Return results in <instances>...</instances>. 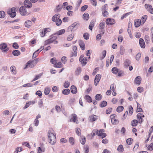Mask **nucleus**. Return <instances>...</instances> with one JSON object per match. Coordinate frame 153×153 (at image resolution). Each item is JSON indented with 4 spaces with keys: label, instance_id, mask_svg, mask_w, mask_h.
Wrapping results in <instances>:
<instances>
[{
    "label": "nucleus",
    "instance_id": "43",
    "mask_svg": "<svg viewBox=\"0 0 153 153\" xmlns=\"http://www.w3.org/2000/svg\"><path fill=\"white\" fill-rule=\"evenodd\" d=\"M106 54V51L105 50L103 51L102 52V56L100 57L101 60L103 59L105 57Z\"/></svg>",
    "mask_w": 153,
    "mask_h": 153
},
{
    "label": "nucleus",
    "instance_id": "37",
    "mask_svg": "<svg viewBox=\"0 0 153 153\" xmlns=\"http://www.w3.org/2000/svg\"><path fill=\"white\" fill-rule=\"evenodd\" d=\"M107 104V102L105 101H103L100 104V106L101 107L106 106Z\"/></svg>",
    "mask_w": 153,
    "mask_h": 153
},
{
    "label": "nucleus",
    "instance_id": "63",
    "mask_svg": "<svg viewBox=\"0 0 153 153\" xmlns=\"http://www.w3.org/2000/svg\"><path fill=\"white\" fill-rule=\"evenodd\" d=\"M84 150L85 153H88L89 152V147L88 146H85Z\"/></svg>",
    "mask_w": 153,
    "mask_h": 153
},
{
    "label": "nucleus",
    "instance_id": "46",
    "mask_svg": "<svg viewBox=\"0 0 153 153\" xmlns=\"http://www.w3.org/2000/svg\"><path fill=\"white\" fill-rule=\"evenodd\" d=\"M72 49L74 51V56H77V47L75 46H73L72 48Z\"/></svg>",
    "mask_w": 153,
    "mask_h": 153
},
{
    "label": "nucleus",
    "instance_id": "14",
    "mask_svg": "<svg viewBox=\"0 0 153 153\" xmlns=\"http://www.w3.org/2000/svg\"><path fill=\"white\" fill-rule=\"evenodd\" d=\"M110 117L111 123L113 124L116 125L118 123V120L115 118L114 115H111Z\"/></svg>",
    "mask_w": 153,
    "mask_h": 153
},
{
    "label": "nucleus",
    "instance_id": "35",
    "mask_svg": "<svg viewBox=\"0 0 153 153\" xmlns=\"http://www.w3.org/2000/svg\"><path fill=\"white\" fill-rule=\"evenodd\" d=\"M11 10L12 12V17H15L16 15V9L14 7H13L11 9Z\"/></svg>",
    "mask_w": 153,
    "mask_h": 153
},
{
    "label": "nucleus",
    "instance_id": "2",
    "mask_svg": "<svg viewBox=\"0 0 153 153\" xmlns=\"http://www.w3.org/2000/svg\"><path fill=\"white\" fill-rule=\"evenodd\" d=\"M80 25L77 22H75L70 26L68 28V31H71V32L76 31L80 26Z\"/></svg>",
    "mask_w": 153,
    "mask_h": 153
},
{
    "label": "nucleus",
    "instance_id": "17",
    "mask_svg": "<svg viewBox=\"0 0 153 153\" xmlns=\"http://www.w3.org/2000/svg\"><path fill=\"white\" fill-rule=\"evenodd\" d=\"M71 92L74 94H75L77 92V88L74 85H72L71 86Z\"/></svg>",
    "mask_w": 153,
    "mask_h": 153
},
{
    "label": "nucleus",
    "instance_id": "56",
    "mask_svg": "<svg viewBox=\"0 0 153 153\" xmlns=\"http://www.w3.org/2000/svg\"><path fill=\"white\" fill-rule=\"evenodd\" d=\"M59 90V88L57 86H54L52 88V91L54 92H57Z\"/></svg>",
    "mask_w": 153,
    "mask_h": 153
},
{
    "label": "nucleus",
    "instance_id": "28",
    "mask_svg": "<svg viewBox=\"0 0 153 153\" xmlns=\"http://www.w3.org/2000/svg\"><path fill=\"white\" fill-rule=\"evenodd\" d=\"M51 91V88L50 87H46L44 90V92L45 95H48Z\"/></svg>",
    "mask_w": 153,
    "mask_h": 153
},
{
    "label": "nucleus",
    "instance_id": "29",
    "mask_svg": "<svg viewBox=\"0 0 153 153\" xmlns=\"http://www.w3.org/2000/svg\"><path fill=\"white\" fill-rule=\"evenodd\" d=\"M20 52L19 50H15L13 51L12 54L14 56H18L20 54Z\"/></svg>",
    "mask_w": 153,
    "mask_h": 153
},
{
    "label": "nucleus",
    "instance_id": "59",
    "mask_svg": "<svg viewBox=\"0 0 153 153\" xmlns=\"http://www.w3.org/2000/svg\"><path fill=\"white\" fill-rule=\"evenodd\" d=\"M139 146V144L138 142L137 143L133 148V151H135L137 150V149H138Z\"/></svg>",
    "mask_w": 153,
    "mask_h": 153
},
{
    "label": "nucleus",
    "instance_id": "52",
    "mask_svg": "<svg viewBox=\"0 0 153 153\" xmlns=\"http://www.w3.org/2000/svg\"><path fill=\"white\" fill-rule=\"evenodd\" d=\"M42 75V74H39L36 75L35 77L34 78V79L32 81V82L38 79H39L40 77V76Z\"/></svg>",
    "mask_w": 153,
    "mask_h": 153
},
{
    "label": "nucleus",
    "instance_id": "34",
    "mask_svg": "<svg viewBox=\"0 0 153 153\" xmlns=\"http://www.w3.org/2000/svg\"><path fill=\"white\" fill-rule=\"evenodd\" d=\"M81 72V68L80 67H78L77 68L75 71V74L76 75H79Z\"/></svg>",
    "mask_w": 153,
    "mask_h": 153
},
{
    "label": "nucleus",
    "instance_id": "57",
    "mask_svg": "<svg viewBox=\"0 0 153 153\" xmlns=\"http://www.w3.org/2000/svg\"><path fill=\"white\" fill-rule=\"evenodd\" d=\"M67 60V57L65 56H63L62 57L61 59V61L64 64H65L66 63Z\"/></svg>",
    "mask_w": 153,
    "mask_h": 153
},
{
    "label": "nucleus",
    "instance_id": "15",
    "mask_svg": "<svg viewBox=\"0 0 153 153\" xmlns=\"http://www.w3.org/2000/svg\"><path fill=\"white\" fill-rule=\"evenodd\" d=\"M139 43L140 46L142 48H144L145 47V44L143 39L142 38H140L139 39Z\"/></svg>",
    "mask_w": 153,
    "mask_h": 153
},
{
    "label": "nucleus",
    "instance_id": "55",
    "mask_svg": "<svg viewBox=\"0 0 153 153\" xmlns=\"http://www.w3.org/2000/svg\"><path fill=\"white\" fill-rule=\"evenodd\" d=\"M128 111L130 114H131L133 112V109L132 106L130 105L128 107Z\"/></svg>",
    "mask_w": 153,
    "mask_h": 153
},
{
    "label": "nucleus",
    "instance_id": "44",
    "mask_svg": "<svg viewBox=\"0 0 153 153\" xmlns=\"http://www.w3.org/2000/svg\"><path fill=\"white\" fill-rule=\"evenodd\" d=\"M137 121L136 120H133L131 123V124L133 126H136L137 124Z\"/></svg>",
    "mask_w": 153,
    "mask_h": 153
},
{
    "label": "nucleus",
    "instance_id": "39",
    "mask_svg": "<svg viewBox=\"0 0 153 153\" xmlns=\"http://www.w3.org/2000/svg\"><path fill=\"white\" fill-rule=\"evenodd\" d=\"M75 140L74 138L71 137L69 138V142L71 145H74L75 144Z\"/></svg>",
    "mask_w": 153,
    "mask_h": 153
},
{
    "label": "nucleus",
    "instance_id": "11",
    "mask_svg": "<svg viewBox=\"0 0 153 153\" xmlns=\"http://www.w3.org/2000/svg\"><path fill=\"white\" fill-rule=\"evenodd\" d=\"M145 6L148 11L150 12L151 14H153V9L151 5L146 4Z\"/></svg>",
    "mask_w": 153,
    "mask_h": 153
},
{
    "label": "nucleus",
    "instance_id": "31",
    "mask_svg": "<svg viewBox=\"0 0 153 153\" xmlns=\"http://www.w3.org/2000/svg\"><path fill=\"white\" fill-rule=\"evenodd\" d=\"M125 52V50L124 47L122 45L120 46V53L121 55H123Z\"/></svg>",
    "mask_w": 153,
    "mask_h": 153
},
{
    "label": "nucleus",
    "instance_id": "32",
    "mask_svg": "<svg viewBox=\"0 0 153 153\" xmlns=\"http://www.w3.org/2000/svg\"><path fill=\"white\" fill-rule=\"evenodd\" d=\"M65 32V30L64 29H62L57 32L55 34L60 35L64 34Z\"/></svg>",
    "mask_w": 153,
    "mask_h": 153
},
{
    "label": "nucleus",
    "instance_id": "58",
    "mask_svg": "<svg viewBox=\"0 0 153 153\" xmlns=\"http://www.w3.org/2000/svg\"><path fill=\"white\" fill-rule=\"evenodd\" d=\"M88 7V5H85L82 6L81 8V11L83 12L85 11Z\"/></svg>",
    "mask_w": 153,
    "mask_h": 153
},
{
    "label": "nucleus",
    "instance_id": "6",
    "mask_svg": "<svg viewBox=\"0 0 153 153\" xmlns=\"http://www.w3.org/2000/svg\"><path fill=\"white\" fill-rule=\"evenodd\" d=\"M0 49L3 50V52H6L8 51L9 48L7 47V44L4 43L0 44Z\"/></svg>",
    "mask_w": 153,
    "mask_h": 153
},
{
    "label": "nucleus",
    "instance_id": "24",
    "mask_svg": "<svg viewBox=\"0 0 153 153\" xmlns=\"http://www.w3.org/2000/svg\"><path fill=\"white\" fill-rule=\"evenodd\" d=\"M70 93V91L69 89H65L62 90V93L65 95H67Z\"/></svg>",
    "mask_w": 153,
    "mask_h": 153
},
{
    "label": "nucleus",
    "instance_id": "51",
    "mask_svg": "<svg viewBox=\"0 0 153 153\" xmlns=\"http://www.w3.org/2000/svg\"><path fill=\"white\" fill-rule=\"evenodd\" d=\"M55 22H56V25L57 26H59L61 25L62 22V21L61 19L59 18Z\"/></svg>",
    "mask_w": 153,
    "mask_h": 153
},
{
    "label": "nucleus",
    "instance_id": "25",
    "mask_svg": "<svg viewBox=\"0 0 153 153\" xmlns=\"http://www.w3.org/2000/svg\"><path fill=\"white\" fill-rule=\"evenodd\" d=\"M147 16L146 15H144L143 16L140 20H141V23H142V24L143 25L145 22L146 21L147 18Z\"/></svg>",
    "mask_w": 153,
    "mask_h": 153
},
{
    "label": "nucleus",
    "instance_id": "61",
    "mask_svg": "<svg viewBox=\"0 0 153 153\" xmlns=\"http://www.w3.org/2000/svg\"><path fill=\"white\" fill-rule=\"evenodd\" d=\"M99 67H97L96 68H95L94 71H93L92 73V75H95L96 73H97V72L99 70Z\"/></svg>",
    "mask_w": 153,
    "mask_h": 153
},
{
    "label": "nucleus",
    "instance_id": "22",
    "mask_svg": "<svg viewBox=\"0 0 153 153\" xmlns=\"http://www.w3.org/2000/svg\"><path fill=\"white\" fill-rule=\"evenodd\" d=\"M128 32L129 34L130 35L131 34V29L132 24L131 22H129L128 24Z\"/></svg>",
    "mask_w": 153,
    "mask_h": 153
},
{
    "label": "nucleus",
    "instance_id": "7",
    "mask_svg": "<svg viewBox=\"0 0 153 153\" xmlns=\"http://www.w3.org/2000/svg\"><path fill=\"white\" fill-rule=\"evenodd\" d=\"M30 1L28 0H25L24 2V4L25 7L29 8H31L32 6V4Z\"/></svg>",
    "mask_w": 153,
    "mask_h": 153
},
{
    "label": "nucleus",
    "instance_id": "64",
    "mask_svg": "<svg viewBox=\"0 0 153 153\" xmlns=\"http://www.w3.org/2000/svg\"><path fill=\"white\" fill-rule=\"evenodd\" d=\"M148 150L152 151L153 150V143H151L147 147Z\"/></svg>",
    "mask_w": 153,
    "mask_h": 153
},
{
    "label": "nucleus",
    "instance_id": "4",
    "mask_svg": "<svg viewBox=\"0 0 153 153\" xmlns=\"http://www.w3.org/2000/svg\"><path fill=\"white\" fill-rule=\"evenodd\" d=\"M79 61L81 62L82 66H85L87 63L88 60L86 57H84L83 55H81L79 58Z\"/></svg>",
    "mask_w": 153,
    "mask_h": 153
},
{
    "label": "nucleus",
    "instance_id": "27",
    "mask_svg": "<svg viewBox=\"0 0 153 153\" xmlns=\"http://www.w3.org/2000/svg\"><path fill=\"white\" fill-rule=\"evenodd\" d=\"M131 64V61L128 59H126L124 62V64L125 67H127L129 66Z\"/></svg>",
    "mask_w": 153,
    "mask_h": 153
},
{
    "label": "nucleus",
    "instance_id": "18",
    "mask_svg": "<svg viewBox=\"0 0 153 153\" xmlns=\"http://www.w3.org/2000/svg\"><path fill=\"white\" fill-rule=\"evenodd\" d=\"M97 119V115H90L89 117V120L91 122H92Z\"/></svg>",
    "mask_w": 153,
    "mask_h": 153
},
{
    "label": "nucleus",
    "instance_id": "50",
    "mask_svg": "<svg viewBox=\"0 0 153 153\" xmlns=\"http://www.w3.org/2000/svg\"><path fill=\"white\" fill-rule=\"evenodd\" d=\"M83 36L84 38L86 40H88L89 39V35L87 33H85L83 35Z\"/></svg>",
    "mask_w": 153,
    "mask_h": 153
},
{
    "label": "nucleus",
    "instance_id": "38",
    "mask_svg": "<svg viewBox=\"0 0 153 153\" xmlns=\"http://www.w3.org/2000/svg\"><path fill=\"white\" fill-rule=\"evenodd\" d=\"M98 133L99 131L97 129H94L92 131V132L91 133V135L92 137L94 136L95 134L97 135H98Z\"/></svg>",
    "mask_w": 153,
    "mask_h": 153
},
{
    "label": "nucleus",
    "instance_id": "1",
    "mask_svg": "<svg viewBox=\"0 0 153 153\" xmlns=\"http://www.w3.org/2000/svg\"><path fill=\"white\" fill-rule=\"evenodd\" d=\"M52 129L49 130L48 131V136L49 143L52 144H54L56 142V134L53 133Z\"/></svg>",
    "mask_w": 153,
    "mask_h": 153
},
{
    "label": "nucleus",
    "instance_id": "13",
    "mask_svg": "<svg viewBox=\"0 0 153 153\" xmlns=\"http://www.w3.org/2000/svg\"><path fill=\"white\" fill-rule=\"evenodd\" d=\"M60 14L58 13H56L54 15L52 18L51 20L53 22L56 21L57 20L60 18Z\"/></svg>",
    "mask_w": 153,
    "mask_h": 153
},
{
    "label": "nucleus",
    "instance_id": "26",
    "mask_svg": "<svg viewBox=\"0 0 153 153\" xmlns=\"http://www.w3.org/2000/svg\"><path fill=\"white\" fill-rule=\"evenodd\" d=\"M62 9V5L61 4H59L56 7L54 11L55 12L58 13L60 12Z\"/></svg>",
    "mask_w": 153,
    "mask_h": 153
},
{
    "label": "nucleus",
    "instance_id": "20",
    "mask_svg": "<svg viewBox=\"0 0 153 153\" xmlns=\"http://www.w3.org/2000/svg\"><path fill=\"white\" fill-rule=\"evenodd\" d=\"M24 25L26 27L29 28L32 25V22L30 20H27L25 22Z\"/></svg>",
    "mask_w": 153,
    "mask_h": 153
},
{
    "label": "nucleus",
    "instance_id": "5",
    "mask_svg": "<svg viewBox=\"0 0 153 153\" xmlns=\"http://www.w3.org/2000/svg\"><path fill=\"white\" fill-rule=\"evenodd\" d=\"M57 39V37L56 36H53L51 38L46 40L45 42V45H47L52 43Z\"/></svg>",
    "mask_w": 153,
    "mask_h": 153
},
{
    "label": "nucleus",
    "instance_id": "40",
    "mask_svg": "<svg viewBox=\"0 0 153 153\" xmlns=\"http://www.w3.org/2000/svg\"><path fill=\"white\" fill-rule=\"evenodd\" d=\"M10 70L11 72L14 74H16V71L15 67L14 66H12L10 68Z\"/></svg>",
    "mask_w": 153,
    "mask_h": 153
},
{
    "label": "nucleus",
    "instance_id": "33",
    "mask_svg": "<svg viewBox=\"0 0 153 153\" xmlns=\"http://www.w3.org/2000/svg\"><path fill=\"white\" fill-rule=\"evenodd\" d=\"M84 20H88L89 18V15L88 14V13H85L82 16Z\"/></svg>",
    "mask_w": 153,
    "mask_h": 153
},
{
    "label": "nucleus",
    "instance_id": "41",
    "mask_svg": "<svg viewBox=\"0 0 153 153\" xmlns=\"http://www.w3.org/2000/svg\"><path fill=\"white\" fill-rule=\"evenodd\" d=\"M105 25V23L104 22H101L99 24V28L100 29H103Z\"/></svg>",
    "mask_w": 153,
    "mask_h": 153
},
{
    "label": "nucleus",
    "instance_id": "54",
    "mask_svg": "<svg viewBox=\"0 0 153 153\" xmlns=\"http://www.w3.org/2000/svg\"><path fill=\"white\" fill-rule=\"evenodd\" d=\"M5 16V13L3 11H0V18H4Z\"/></svg>",
    "mask_w": 153,
    "mask_h": 153
},
{
    "label": "nucleus",
    "instance_id": "23",
    "mask_svg": "<svg viewBox=\"0 0 153 153\" xmlns=\"http://www.w3.org/2000/svg\"><path fill=\"white\" fill-rule=\"evenodd\" d=\"M141 23V20L139 19L135 20L134 21V25L136 27H139Z\"/></svg>",
    "mask_w": 153,
    "mask_h": 153
},
{
    "label": "nucleus",
    "instance_id": "53",
    "mask_svg": "<svg viewBox=\"0 0 153 153\" xmlns=\"http://www.w3.org/2000/svg\"><path fill=\"white\" fill-rule=\"evenodd\" d=\"M117 150L120 152H123V148L122 145L119 146L117 148Z\"/></svg>",
    "mask_w": 153,
    "mask_h": 153
},
{
    "label": "nucleus",
    "instance_id": "47",
    "mask_svg": "<svg viewBox=\"0 0 153 153\" xmlns=\"http://www.w3.org/2000/svg\"><path fill=\"white\" fill-rule=\"evenodd\" d=\"M95 99L97 100H100L102 99V95L100 94H97L95 96Z\"/></svg>",
    "mask_w": 153,
    "mask_h": 153
},
{
    "label": "nucleus",
    "instance_id": "30",
    "mask_svg": "<svg viewBox=\"0 0 153 153\" xmlns=\"http://www.w3.org/2000/svg\"><path fill=\"white\" fill-rule=\"evenodd\" d=\"M80 141L82 145H84L85 143V137L83 136H81L80 139Z\"/></svg>",
    "mask_w": 153,
    "mask_h": 153
},
{
    "label": "nucleus",
    "instance_id": "36",
    "mask_svg": "<svg viewBox=\"0 0 153 153\" xmlns=\"http://www.w3.org/2000/svg\"><path fill=\"white\" fill-rule=\"evenodd\" d=\"M63 65L61 62L56 63L54 65V67L57 68H61L62 67Z\"/></svg>",
    "mask_w": 153,
    "mask_h": 153
},
{
    "label": "nucleus",
    "instance_id": "19",
    "mask_svg": "<svg viewBox=\"0 0 153 153\" xmlns=\"http://www.w3.org/2000/svg\"><path fill=\"white\" fill-rule=\"evenodd\" d=\"M79 42L81 49L83 50H84L85 49V45L83 41L82 40H79Z\"/></svg>",
    "mask_w": 153,
    "mask_h": 153
},
{
    "label": "nucleus",
    "instance_id": "48",
    "mask_svg": "<svg viewBox=\"0 0 153 153\" xmlns=\"http://www.w3.org/2000/svg\"><path fill=\"white\" fill-rule=\"evenodd\" d=\"M74 34H71L69 35L67 37V40L68 41H71L73 38L74 36Z\"/></svg>",
    "mask_w": 153,
    "mask_h": 153
},
{
    "label": "nucleus",
    "instance_id": "3",
    "mask_svg": "<svg viewBox=\"0 0 153 153\" xmlns=\"http://www.w3.org/2000/svg\"><path fill=\"white\" fill-rule=\"evenodd\" d=\"M39 59V58H37L33 60L32 61H29L26 64V66L24 69L27 68V66L29 65L30 67L33 68L34 67L36 64L38 62Z\"/></svg>",
    "mask_w": 153,
    "mask_h": 153
},
{
    "label": "nucleus",
    "instance_id": "60",
    "mask_svg": "<svg viewBox=\"0 0 153 153\" xmlns=\"http://www.w3.org/2000/svg\"><path fill=\"white\" fill-rule=\"evenodd\" d=\"M149 36L148 35H146L145 37V40L146 43H148L149 41Z\"/></svg>",
    "mask_w": 153,
    "mask_h": 153
},
{
    "label": "nucleus",
    "instance_id": "12",
    "mask_svg": "<svg viewBox=\"0 0 153 153\" xmlns=\"http://www.w3.org/2000/svg\"><path fill=\"white\" fill-rule=\"evenodd\" d=\"M105 131L103 129H101L99 131V133L98 136H100L102 138H103L106 136V134L105 133H104Z\"/></svg>",
    "mask_w": 153,
    "mask_h": 153
},
{
    "label": "nucleus",
    "instance_id": "42",
    "mask_svg": "<svg viewBox=\"0 0 153 153\" xmlns=\"http://www.w3.org/2000/svg\"><path fill=\"white\" fill-rule=\"evenodd\" d=\"M124 109V107L123 106H119L116 109L117 112H121Z\"/></svg>",
    "mask_w": 153,
    "mask_h": 153
},
{
    "label": "nucleus",
    "instance_id": "21",
    "mask_svg": "<svg viewBox=\"0 0 153 153\" xmlns=\"http://www.w3.org/2000/svg\"><path fill=\"white\" fill-rule=\"evenodd\" d=\"M85 99L86 100L87 102L90 103L92 102V100L91 97L88 95H86L84 97Z\"/></svg>",
    "mask_w": 153,
    "mask_h": 153
},
{
    "label": "nucleus",
    "instance_id": "62",
    "mask_svg": "<svg viewBox=\"0 0 153 153\" xmlns=\"http://www.w3.org/2000/svg\"><path fill=\"white\" fill-rule=\"evenodd\" d=\"M133 140L131 138H129L126 140V143L128 145H130L132 144L131 142V140Z\"/></svg>",
    "mask_w": 153,
    "mask_h": 153
},
{
    "label": "nucleus",
    "instance_id": "49",
    "mask_svg": "<svg viewBox=\"0 0 153 153\" xmlns=\"http://www.w3.org/2000/svg\"><path fill=\"white\" fill-rule=\"evenodd\" d=\"M111 71L113 73L116 74L118 72V69L116 67H114L112 68Z\"/></svg>",
    "mask_w": 153,
    "mask_h": 153
},
{
    "label": "nucleus",
    "instance_id": "8",
    "mask_svg": "<svg viewBox=\"0 0 153 153\" xmlns=\"http://www.w3.org/2000/svg\"><path fill=\"white\" fill-rule=\"evenodd\" d=\"M101 77V75L100 74H97L94 80V84L96 86L98 84Z\"/></svg>",
    "mask_w": 153,
    "mask_h": 153
},
{
    "label": "nucleus",
    "instance_id": "9",
    "mask_svg": "<svg viewBox=\"0 0 153 153\" xmlns=\"http://www.w3.org/2000/svg\"><path fill=\"white\" fill-rule=\"evenodd\" d=\"M106 22L107 25H112L115 23V21L112 19L108 18L106 19Z\"/></svg>",
    "mask_w": 153,
    "mask_h": 153
},
{
    "label": "nucleus",
    "instance_id": "10",
    "mask_svg": "<svg viewBox=\"0 0 153 153\" xmlns=\"http://www.w3.org/2000/svg\"><path fill=\"white\" fill-rule=\"evenodd\" d=\"M19 11L20 14L23 16H24L26 15V10L25 7L24 6H21L19 9Z\"/></svg>",
    "mask_w": 153,
    "mask_h": 153
},
{
    "label": "nucleus",
    "instance_id": "45",
    "mask_svg": "<svg viewBox=\"0 0 153 153\" xmlns=\"http://www.w3.org/2000/svg\"><path fill=\"white\" fill-rule=\"evenodd\" d=\"M70 121L73 122L77 123L78 120H76V115H74L72 118L71 119Z\"/></svg>",
    "mask_w": 153,
    "mask_h": 153
},
{
    "label": "nucleus",
    "instance_id": "16",
    "mask_svg": "<svg viewBox=\"0 0 153 153\" xmlns=\"http://www.w3.org/2000/svg\"><path fill=\"white\" fill-rule=\"evenodd\" d=\"M141 81V78L140 76H137L134 80V83L138 85L140 84Z\"/></svg>",
    "mask_w": 153,
    "mask_h": 153
}]
</instances>
